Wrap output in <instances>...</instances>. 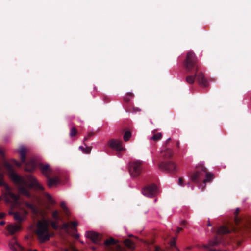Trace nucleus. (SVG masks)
<instances>
[{
  "label": "nucleus",
  "mask_w": 251,
  "mask_h": 251,
  "mask_svg": "<svg viewBox=\"0 0 251 251\" xmlns=\"http://www.w3.org/2000/svg\"><path fill=\"white\" fill-rule=\"evenodd\" d=\"M183 179L182 178H179L178 180V184L180 186H183Z\"/></svg>",
  "instance_id": "nucleus-38"
},
{
  "label": "nucleus",
  "mask_w": 251,
  "mask_h": 251,
  "mask_svg": "<svg viewBox=\"0 0 251 251\" xmlns=\"http://www.w3.org/2000/svg\"><path fill=\"white\" fill-rule=\"evenodd\" d=\"M124 243L125 245L128 248H133L134 247L133 242L130 239H126Z\"/></svg>",
  "instance_id": "nucleus-26"
},
{
  "label": "nucleus",
  "mask_w": 251,
  "mask_h": 251,
  "mask_svg": "<svg viewBox=\"0 0 251 251\" xmlns=\"http://www.w3.org/2000/svg\"><path fill=\"white\" fill-rule=\"evenodd\" d=\"M6 215V214L4 213H0V219H2L3 218H4Z\"/></svg>",
  "instance_id": "nucleus-40"
},
{
  "label": "nucleus",
  "mask_w": 251,
  "mask_h": 251,
  "mask_svg": "<svg viewBox=\"0 0 251 251\" xmlns=\"http://www.w3.org/2000/svg\"><path fill=\"white\" fill-rule=\"evenodd\" d=\"M183 66L187 73L192 74L186 77V81L189 84H193L197 79L199 85L203 87L208 85L207 79L201 71H199L200 65L197 57L192 51L187 52Z\"/></svg>",
  "instance_id": "nucleus-2"
},
{
  "label": "nucleus",
  "mask_w": 251,
  "mask_h": 251,
  "mask_svg": "<svg viewBox=\"0 0 251 251\" xmlns=\"http://www.w3.org/2000/svg\"><path fill=\"white\" fill-rule=\"evenodd\" d=\"M117 247H118V249H119V251H122V250H121L120 247V246H117Z\"/></svg>",
  "instance_id": "nucleus-48"
},
{
  "label": "nucleus",
  "mask_w": 251,
  "mask_h": 251,
  "mask_svg": "<svg viewBox=\"0 0 251 251\" xmlns=\"http://www.w3.org/2000/svg\"><path fill=\"white\" fill-rule=\"evenodd\" d=\"M85 236L96 244H99L102 238V235L100 234L93 231L86 232Z\"/></svg>",
  "instance_id": "nucleus-12"
},
{
  "label": "nucleus",
  "mask_w": 251,
  "mask_h": 251,
  "mask_svg": "<svg viewBox=\"0 0 251 251\" xmlns=\"http://www.w3.org/2000/svg\"><path fill=\"white\" fill-rule=\"evenodd\" d=\"M152 133L153 135L152 136L150 137V139L151 140H153L155 142H156L160 140L162 138V135L161 133H155L154 131H153Z\"/></svg>",
  "instance_id": "nucleus-24"
},
{
  "label": "nucleus",
  "mask_w": 251,
  "mask_h": 251,
  "mask_svg": "<svg viewBox=\"0 0 251 251\" xmlns=\"http://www.w3.org/2000/svg\"><path fill=\"white\" fill-rule=\"evenodd\" d=\"M71 225L73 226V229L76 231V226H77V223L75 221L64 223L62 225V228L64 229H68L70 227Z\"/></svg>",
  "instance_id": "nucleus-20"
},
{
  "label": "nucleus",
  "mask_w": 251,
  "mask_h": 251,
  "mask_svg": "<svg viewBox=\"0 0 251 251\" xmlns=\"http://www.w3.org/2000/svg\"><path fill=\"white\" fill-rule=\"evenodd\" d=\"M77 134V130L76 128L75 127H72L71 129L70 132V136L71 137H74Z\"/></svg>",
  "instance_id": "nucleus-29"
},
{
  "label": "nucleus",
  "mask_w": 251,
  "mask_h": 251,
  "mask_svg": "<svg viewBox=\"0 0 251 251\" xmlns=\"http://www.w3.org/2000/svg\"><path fill=\"white\" fill-rule=\"evenodd\" d=\"M3 166L9 178L19 186V193L27 198L31 197L29 189L34 188L39 191H43V187L37 180L31 175L27 176V180L18 175L14 171L13 166L7 161L4 162Z\"/></svg>",
  "instance_id": "nucleus-1"
},
{
  "label": "nucleus",
  "mask_w": 251,
  "mask_h": 251,
  "mask_svg": "<svg viewBox=\"0 0 251 251\" xmlns=\"http://www.w3.org/2000/svg\"><path fill=\"white\" fill-rule=\"evenodd\" d=\"M157 193V188L155 185L151 184L145 186L142 190L143 194L148 197H154Z\"/></svg>",
  "instance_id": "nucleus-11"
},
{
  "label": "nucleus",
  "mask_w": 251,
  "mask_h": 251,
  "mask_svg": "<svg viewBox=\"0 0 251 251\" xmlns=\"http://www.w3.org/2000/svg\"><path fill=\"white\" fill-rule=\"evenodd\" d=\"M0 155L4 157L3 151L0 149ZM0 186L3 187L2 190V197L7 203L10 204H22L20 202V197L19 194L13 193L11 188L4 181V175L0 172ZM24 204H30L26 202Z\"/></svg>",
  "instance_id": "nucleus-4"
},
{
  "label": "nucleus",
  "mask_w": 251,
  "mask_h": 251,
  "mask_svg": "<svg viewBox=\"0 0 251 251\" xmlns=\"http://www.w3.org/2000/svg\"><path fill=\"white\" fill-rule=\"evenodd\" d=\"M230 233V230H229L225 226H220L217 230V234H225Z\"/></svg>",
  "instance_id": "nucleus-21"
},
{
  "label": "nucleus",
  "mask_w": 251,
  "mask_h": 251,
  "mask_svg": "<svg viewBox=\"0 0 251 251\" xmlns=\"http://www.w3.org/2000/svg\"><path fill=\"white\" fill-rule=\"evenodd\" d=\"M207 226H211V224H210V223L209 220L208 221Z\"/></svg>",
  "instance_id": "nucleus-47"
},
{
  "label": "nucleus",
  "mask_w": 251,
  "mask_h": 251,
  "mask_svg": "<svg viewBox=\"0 0 251 251\" xmlns=\"http://www.w3.org/2000/svg\"><path fill=\"white\" fill-rule=\"evenodd\" d=\"M37 217H44L47 214V210L41 205H26Z\"/></svg>",
  "instance_id": "nucleus-10"
},
{
  "label": "nucleus",
  "mask_w": 251,
  "mask_h": 251,
  "mask_svg": "<svg viewBox=\"0 0 251 251\" xmlns=\"http://www.w3.org/2000/svg\"><path fill=\"white\" fill-rule=\"evenodd\" d=\"M179 145H180L179 141H176V146L177 148H179Z\"/></svg>",
  "instance_id": "nucleus-44"
},
{
  "label": "nucleus",
  "mask_w": 251,
  "mask_h": 251,
  "mask_svg": "<svg viewBox=\"0 0 251 251\" xmlns=\"http://www.w3.org/2000/svg\"><path fill=\"white\" fill-rule=\"evenodd\" d=\"M48 227L49 224L46 220H40L37 222L36 233L40 243L45 242L49 240L51 237V234L49 232Z\"/></svg>",
  "instance_id": "nucleus-6"
},
{
  "label": "nucleus",
  "mask_w": 251,
  "mask_h": 251,
  "mask_svg": "<svg viewBox=\"0 0 251 251\" xmlns=\"http://www.w3.org/2000/svg\"><path fill=\"white\" fill-rule=\"evenodd\" d=\"M109 146L115 150L116 151L120 152L125 149L122 147V142L118 140L112 139L109 141Z\"/></svg>",
  "instance_id": "nucleus-14"
},
{
  "label": "nucleus",
  "mask_w": 251,
  "mask_h": 251,
  "mask_svg": "<svg viewBox=\"0 0 251 251\" xmlns=\"http://www.w3.org/2000/svg\"><path fill=\"white\" fill-rule=\"evenodd\" d=\"M64 251H77V250L73 247H71L69 249H64Z\"/></svg>",
  "instance_id": "nucleus-36"
},
{
  "label": "nucleus",
  "mask_w": 251,
  "mask_h": 251,
  "mask_svg": "<svg viewBox=\"0 0 251 251\" xmlns=\"http://www.w3.org/2000/svg\"><path fill=\"white\" fill-rule=\"evenodd\" d=\"M52 217L56 220L58 221L59 220V217L58 216V212L57 211H54L52 213Z\"/></svg>",
  "instance_id": "nucleus-32"
},
{
  "label": "nucleus",
  "mask_w": 251,
  "mask_h": 251,
  "mask_svg": "<svg viewBox=\"0 0 251 251\" xmlns=\"http://www.w3.org/2000/svg\"><path fill=\"white\" fill-rule=\"evenodd\" d=\"M8 234L13 235L22 229V227L20 224H10L7 226L6 228Z\"/></svg>",
  "instance_id": "nucleus-13"
},
{
  "label": "nucleus",
  "mask_w": 251,
  "mask_h": 251,
  "mask_svg": "<svg viewBox=\"0 0 251 251\" xmlns=\"http://www.w3.org/2000/svg\"><path fill=\"white\" fill-rule=\"evenodd\" d=\"M75 237V238H78L79 237V235L78 234H76Z\"/></svg>",
  "instance_id": "nucleus-50"
},
{
  "label": "nucleus",
  "mask_w": 251,
  "mask_h": 251,
  "mask_svg": "<svg viewBox=\"0 0 251 251\" xmlns=\"http://www.w3.org/2000/svg\"><path fill=\"white\" fill-rule=\"evenodd\" d=\"M94 135L93 132H90L88 134L87 136L85 137L84 138V142L88 140L91 137L93 136Z\"/></svg>",
  "instance_id": "nucleus-35"
},
{
  "label": "nucleus",
  "mask_w": 251,
  "mask_h": 251,
  "mask_svg": "<svg viewBox=\"0 0 251 251\" xmlns=\"http://www.w3.org/2000/svg\"><path fill=\"white\" fill-rule=\"evenodd\" d=\"M58 222L57 221H51L50 223L51 226L54 229H57L58 228Z\"/></svg>",
  "instance_id": "nucleus-31"
},
{
  "label": "nucleus",
  "mask_w": 251,
  "mask_h": 251,
  "mask_svg": "<svg viewBox=\"0 0 251 251\" xmlns=\"http://www.w3.org/2000/svg\"><path fill=\"white\" fill-rule=\"evenodd\" d=\"M171 140V138H169L165 142V144H164V148H168L167 147V145L168 144V143L170 142V141Z\"/></svg>",
  "instance_id": "nucleus-37"
},
{
  "label": "nucleus",
  "mask_w": 251,
  "mask_h": 251,
  "mask_svg": "<svg viewBox=\"0 0 251 251\" xmlns=\"http://www.w3.org/2000/svg\"><path fill=\"white\" fill-rule=\"evenodd\" d=\"M44 199L48 203L47 204H56V201L49 194L45 195Z\"/></svg>",
  "instance_id": "nucleus-22"
},
{
  "label": "nucleus",
  "mask_w": 251,
  "mask_h": 251,
  "mask_svg": "<svg viewBox=\"0 0 251 251\" xmlns=\"http://www.w3.org/2000/svg\"><path fill=\"white\" fill-rule=\"evenodd\" d=\"M20 205H11L9 211V214L13 215L14 219L18 222H21L26 219L27 212L24 209L14 211L13 210L18 208Z\"/></svg>",
  "instance_id": "nucleus-8"
},
{
  "label": "nucleus",
  "mask_w": 251,
  "mask_h": 251,
  "mask_svg": "<svg viewBox=\"0 0 251 251\" xmlns=\"http://www.w3.org/2000/svg\"><path fill=\"white\" fill-rule=\"evenodd\" d=\"M164 149L161 151V157L162 158V160H168L173 156V151L170 148H164Z\"/></svg>",
  "instance_id": "nucleus-15"
},
{
  "label": "nucleus",
  "mask_w": 251,
  "mask_h": 251,
  "mask_svg": "<svg viewBox=\"0 0 251 251\" xmlns=\"http://www.w3.org/2000/svg\"><path fill=\"white\" fill-rule=\"evenodd\" d=\"M17 151L20 154L21 162H19L17 160L13 159L12 163L18 167H21L22 164H23L24 165L25 170L26 171L32 172L34 171L36 168V161L34 159L26 161V149L21 146L17 150Z\"/></svg>",
  "instance_id": "nucleus-5"
},
{
  "label": "nucleus",
  "mask_w": 251,
  "mask_h": 251,
  "mask_svg": "<svg viewBox=\"0 0 251 251\" xmlns=\"http://www.w3.org/2000/svg\"><path fill=\"white\" fill-rule=\"evenodd\" d=\"M133 97V94L132 93H128L124 97V100L125 102L128 103L130 100V99Z\"/></svg>",
  "instance_id": "nucleus-27"
},
{
  "label": "nucleus",
  "mask_w": 251,
  "mask_h": 251,
  "mask_svg": "<svg viewBox=\"0 0 251 251\" xmlns=\"http://www.w3.org/2000/svg\"><path fill=\"white\" fill-rule=\"evenodd\" d=\"M169 244L171 247H176V248L177 251H179L178 249L176 247V241H175V238L172 239V240L169 242Z\"/></svg>",
  "instance_id": "nucleus-33"
},
{
  "label": "nucleus",
  "mask_w": 251,
  "mask_h": 251,
  "mask_svg": "<svg viewBox=\"0 0 251 251\" xmlns=\"http://www.w3.org/2000/svg\"><path fill=\"white\" fill-rule=\"evenodd\" d=\"M160 250H161V248L159 246H156L155 247V251H160Z\"/></svg>",
  "instance_id": "nucleus-41"
},
{
  "label": "nucleus",
  "mask_w": 251,
  "mask_h": 251,
  "mask_svg": "<svg viewBox=\"0 0 251 251\" xmlns=\"http://www.w3.org/2000/svg\"><path fill=\"white\" fill-rule=\"evenodd\" d=\"M59 204H65V202H64V201H62V202H61Z\"/></svg>",
  "instance_id": "nucleus-51"
},
{
  "label": "nucleus",
  "mask_w": 251,
  "mask_h": 251,
  "mask_svg": "<svg viewBox=\"0 0 251 251\" xmlns=\"http://www.w3.org/2000/svg\"><path fill=\"white\" fill-rule=\"evenodd\" d=\"M84 145L85 146H87L86 144L85 143H84ZM79 149H80L82 151L86 154H89L90 153L92 147H86V148H84L82 146L79 147Z\"/></svg>",
  "instance_id": "nucleus-25"
},
{
  "label": "nucleus",
  "mask_w": 251,
  "mask_h": 251,
  "mask_svg": "<svg viewBox=\"0 0 251 251\" xmlns=\"http://www.w3.org/2000/svg\"><path fill=\"white\" fill-rule=\"evenodd\" d=\"M5 224V222L3 221H1L0 222V225L3 226Z\"/></svg>",
  "instance_id": "nucleus-46"
},
{
  "label": "nucleus",
  "mask_w": 251,
  "mask_h": 251,
  "mask_svg": "<svg viewBox=\"0 0 251 251\" xmlns=\"http://www.w3.org/2000/svg\"><path fill=\"white\" fill-rule=\"evenodd\" d=\"M160 170L170 174H175L177 171L176 164L172 160H161L157 164Z\"/></svg>",
  "instance_id": "nucleus-7"
},
{
  "label": "nucleus",
  "mask_w": 251,
  "mask_h": 251,
  "mask_svg": "<svg viewBox=\"0 0 251 251\" xmlns=\"http://www.w3.org/2000/svg\"><path fill=\"white\" fill-rule=\"evenodd\" d=\"M24 251H38L37 250H32L31 249H25Z\"/></svg>",
  "instance_id": "nucleus-42"
},
{
  "label": "nucleus",
  "mask_w": 251,
  "mask_h": 251,
  "mask_svg": "<svg viewBox=\"0 0 251 251\" xmlns=\"http://www.w3.org/2000/svg\"><path fill=\"white\" fill-rule=\"evenodd\" d=\"M47 185L49 188L56 186L60 183V180L58 177H52L50 176L47 177Z\"/></svg>",
  "instance_id": "nucleus-17"
},
{
  "label": "nucleus",
  "mask_w": 251,
  "mask_h": 251,
  "mask_svg": "<svg viewBox=\"0 0 251 251\" xmlns=\"http://www.w3.org/2000/svg\"><path fill=\"white\" fill-rule=\"evenodd\" d=\"M187 185H188V186H190L191 185V183L188 182V183H187Z\"/></svg>",
  "instance_id": "nucleus-49"
},
{
  "label": "nucleus",
  "mask_w": 251,
  "mask_h": 251,
  "mask_svg": "<svg viewBox=\"0 0 251 251\" xmlns=\"http://www.w3.org/2000/svg\"><path fill=\"white\" fill-rule=\"evenodd\" d=\"M9 246L13 251H24L25 248L21 246L15 238L12 239L9 242Z\"/></svg>",
  "instance_id": "nucleus-16"
},
{
  "label": "nucleus",
  "mask_w": 251,
  "mask_h": 251,
  "mask_svg": "<svg viewBox=\"0 0 251 251\" xmlns=\"http://www.w3.org/2000/svg\"><path fill=\"white\" fill-rule=\"evenodd\" d=\"M40 169L42 173L46 176V178L49 176H50L51 172L49 165L41 164L40 165Z\"/></svg>",
  "instance_id": "nucleus-18"
},
{
  "label": "nucleus",
  "mask_w": 251,
  "mask_h": 251,
  "mask_svg": "<svg viewBox=\"0 0 251 251\" xmlns=\"http://www.w3.org/2000/svg\"><path fill=\"white\" fill-rule=\"evenodd\" d=\"M191 180L196 183H199L202 181L203 184L200 185L202 187V190H204L205 184L210 182L213 178V174L208 172L207 169L202 164L198 165L195 170L190 175Z\"/></svg>",
  "instance_id": "nucleus-3"
},
{
  "label": "nucleus",
  "mask_w": 251,
  "mask_h": 251,
  "mask_svg": "<svg viewBox=\"0 0 251 251\" xmlns=\"http://www.w3.org/2000/svg\"><path fill=\"white\" fill-rule=\"evenodd\" d=\"M208 250L210 251H218V250H216V249H212V248H210V247H209V248H208Z\"/></svg>",
  "instance_id": "nucleus-45"
},
{
  "label": "nucleus",
  "mask_w": 251,
  "mask_h": 251,
  "mask_svg": "<svg viewBox=\"0 0 251 251\" xmlns=\"http://www.w3.org/2000/svg\"><path fill=\"white\" fill-rule=\"evenodd\" d=\"M118 241L115 240L113 238L111 237L109 239H106L104 242V245L107 250H110L111 246L116 245Z\"/></svg>",
  "instance_id": "nucleus-19"
},
{
  "label": "nucleus",
  "mask_w": 251,
  "mask_h": 251,
  "mask_svg": "<svg viewBox=\"0 0 251 251\" xmlns=\"http://www.w3.org/2000/svg\"><path fill=\"white\" fill-rule=\"evenodd\" d=\"M219 241L217 238H215L213 240L210 241L208 244L203 245L202 246L205 248H209L210 247L217 245Z\"/></svg>",
  "instance_id": "nucleus-23"
},
{
  "label": "nucleus",
  "mask_w": 251,
  "mask_h": 251,
  "mask_svg": "<svg viewBox=\"0 0 251 251\" xmlns=\"http://www.w3.org/2000/svg\"><path fill=\"white\" fill-rule=\"evenodd\" d=\"M127 111L129 112H136L138 111H140L141 109L137 107H133L132 109H130L129 108H128L127 110Z\"/></svg>",
  "instance_id": "nucleus-34"
},
{
  "label": "nucleus",
  "mask_w": 251,
  "mask_h": 251,
  "mask_svg": "<svg viewBox=\"0 0 251 251\" xmlns=\"http://www.w3.org/2000/svg\"><path fill=\"white\" fill-rule=\"evenodd\" d=\"M62 205V208L64 209V210L65 211V212L66 213V214H68V210L67 209V208H66V205L65 204H64V205Z\"/></svg>",
  "instance_id": "nucleus-39"
},
{
  "label": "nucleus",
  "mask_w": 251,
  "mask_h": 251,
  "mask_svg": "<svg viewBox=\"0 0 251 251\" xmlns=\"http://www.w3.org/2000/svg\"><path fill=\"white\" fill-rule=\"evenodd\" d=\"M131 136V133L130 131H126L124 135V140L126 142L129 140Z\"/></svg>",
  "instance_id": "nucleus-28"
},
{
  "label": "nucleus",
  "mask_w": 251,
  "mask_h": 251,
  "mask_svg": "<svg viewBox=\"0 0 251 251\" xmlns=\"http://www.w3.org/2000/svg\"><path fill=\"white\" fill-rule=\"evenodd\" d=\"M143 162L137 160L131 162L129 164V170L132 177L138 176L142 172Z\"/></svg>",
  "instance_id": "nucleus-9"
},
{
  "label": "nucleus",
  "mask_w": 251,
  "mask_h": 251,
  "mask_svg": "<svg viewBox=\"0 0 251 251\" xmlns=\"http://www.w3.org/2000/svg\"><path fill=\"white\" fill-rule=\"evenodd\" d=\"M182 228H181V227H178V228H177L176 233H178L180 231H181V230H182Z\"/></svg>",
  "instance_id": "nucleus-43"
},
{
  "label": "nucleus",
  "mask_w": 251,
  "mask_h": 251,
  "mask_svg": "<svg viewBox=\"0 0 251 251\" xmlns=\"http://www.w3.org/2000/svg\"><path fill=\"white\" fill-rule=\"evenodd\" d=\"M239 212V208H237L236 209V211H235V222L236 223V224H238V223H239V221H240V219L237 217V215L238 214Z\"/></svg>",
  "instance_id": "nucleus-30"
}]
</instances>
